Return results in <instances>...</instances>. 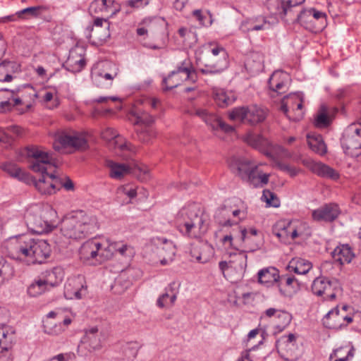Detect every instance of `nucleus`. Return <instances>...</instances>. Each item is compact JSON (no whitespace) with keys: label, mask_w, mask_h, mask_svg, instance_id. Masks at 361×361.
<instances>
[{"label":"nucleus","mask_w":361,"mask_h":361,"mask_svg":"<svg viewBox=\"0 0 361 361\" xmlns=\"http://www.w3.org/2000/svg\"><path fill=\"white\" fill-rule=\"evenodd\" d=\"M27 157L32 158L30 169L37 173H41L42 176L38 180L35 182L36 188L42 194L51 195L61 188V178L53 173H49L45 164H51V157L44 151L37 147H28L27 150Z\"/></svg>","instance_id":"f257e3e1"},{"label":"nucleus","mask_w":361,"mask_h":361,"mask_svg":"<svg viewBox=\"0 0 361 361\" xmlns=\"http://www.w3.org/2000/svg\"><path fill=\"white\" fill-rule=\"evenodd\" d=\"M62 234L71 239L87 238L98 229L97 219L82 210L73 211L66 214L61 221Z\"/></svg>","instance_id":"f03ea898"},{"label":"nucleus","mask_w":361,"mask_h":361,"mask_svg":"<svg viewBox=\"0 0 361 361\" xmlns=\"http://www.w3.org/2000/svg\"><path fill=\"white\" fill-rule=\"evenodd\" d=\"M56 216V212L48 207L36 212L27 211L25 214V221L27 228L32 233L44 234L55 228L53 220Z\"/></svg>","instance_id":"7ed1b4c3"},{"label":"nucleus","mask_w":361,"mask_h":361,"mask_svg":"<svg viewBox=\"0 0 361 361\" xmlns=\"http://www.w3.org/2000/svg\"><path fill=\"white\" fill-rule=\"evenodd\" d=\"M224 212L228 213L230 212V209L226 205H222L218 209L215 214V219L219 225L224 227H232L229 233L222 238V242L224 243H228L231 247L238 250V248L233 244V240H236L239 245H241V244L245 243L246 240H250V236H247V230L245 228L240 226L238 223L232 221L229 219L223 221L220 218V216L224 215Z\"/></svg>","instance_id":"20e7f679"},{"label":"nucleus","mask_w":361,"mask_h":361,"mask_svg":"<svg viewBox=\"0 0 361 361\" xmlns=\"http://www.w3.org/2000/svg\"><path fill=\"white\" fill-rule=\"evenodd\" d=\"M312 291L317 296H322L324 300H334L343 289L338 279L319 276L312 282Z\"/></svg>","instance_id":"39448f33"},{"label":"nucleus","mask_w":361,"mask_h":361,"mask_svg":"<svg viewBox=\"0 0 361 361\" xmlns=\"http://www.w3.org/2000/svg\"><path fill=\"white\" fill-rule=\"evenodd\" d=\"M232 121L247 122L251 125H256L262 122L266 118L264 110L256 105L250 106H238L233 108L228 114Z\"/></svg>","instance_id":"423d86ee"},{"label":"nucleus","mask_w":361,"mask_h":361,"mask_svg":"<svg viewBox=\"0 0 361 361\" xmlns=\"http://www.w3.org/2000/svg\"><path fill=\"white\" fill-rule=\"evenodd\" d=\"M195 205H192L188 209H183L180 213L182 215L186 214L188 220L185 221L183 224L178 226L179 231L185 235L190 238H196L199 235L204 221L198 214Z\"/></svg>","instance_id":"0eeeda50"},{"label":"nucleus","mask_w":361,"mask_h":361,"mask_svg":"<svg viewBox=\"0 0 361 361\" xmlns=\"http://www.w3.org/2000/svg\"><path fill=\"white\" fill-rule=\"evenodd\" d=\"M296 336L289 334L282 336L276 342V348L280 357L286 361H295L300 355V350L296 344Z\"/></svg>","instance_id":"6e6552de"},{"label":"nucleus","mask_w":361,"mask_h":361,"mask_svg":"<svg viewBox=\"0 0 361 361\" xmlns=\"http://www.w3.org/2000/svg\"><path fill=\"white\" fill-rule=\"evenodd\" d=\"M211 53L213 55V59L209 63L205 64L204 68L200 69L203 74L219 73L228 67V54L224 47L217 45L211 49Z\"/></svg>","instance_id":"1a4fd4ad"},{"label":"nucleus","mask_w":361,"mask_h":361,"mask_svg":"<svg viewBox=\"0 0 361 361\" xmlns=\"http://www.w3.org/2000/svg\"><path fill=\"white\" fill-rule=\"evenodd\" d=\"M341 209L338 204L330 202L324 204L312 212V218L317 222L331 223L340 215Z\"/></svg>","instance_id":"9d476101"},{"label":"nucleus","mask_w":361,"mask_h":361,"mask_svg":"<svg viewBox=\"0 0 361 361\" xmlns=\"http://www.w3.org/2000/svg\"><path fill=\"white\" fill-rule=\"evenodd\" d=\"M116 244H109L104 247L99 241L92 249L88 255V259L84 262L90 265H97L102 264L103 262L111 259L114 254V250L116 249Z\"/></svg>","instance_id":"9b49d317"},{"label":"nucleus","mask_w":361,"mask_h":361,"mask_svg":"<svg viewBox=\"0 0 361 361\" xmlns=\"http://www.w3.org/2000/svg\"><path fill=\"white\" fill-rule=\"evenodd\" d=\"M244 141L252 147L263 153L266 157L269 158L273 157L272 145L271 142L262 135L249 132L245 135Z\"/></svg>","instance_id":"f8f14e48"},{"label":"nucleus","mask_w":361,"mask_h":361,"mask_svg":"<svg viewBox=\"0 0 361 361\" xmlns=\"http://www.w3.org/2000/svg\"><path fill=\"white\" fill-rule=\"evenodd\" d=\"M341 145L348 150L360 149L361 154V126H351L344 133Z\"/></svg>","instance_id":"ddd939ff"},{"label":"nucleus","mask_w":361,"mask_h":361,"mask_svg":"<svg viewBox=\"0 0 361 361\" xmlns=\"http://www.w3.org/2000/svg\"><path fill=\"white\" fill-rule=\"evenodd\" d=\"M110 22L106 18H97L93 25L87 27L89 32V37H92L91 33L94 32V37L99 42H106L110 37Z\"/></svg>","instance_id":"4468645a"},{"label":"nucleus","mask_w":361,"mask_h":361,"mask_svg":"<svg viewBox=\"0 0 361 361\" xmlns=\"http://www.w3.org/2000/svg\"><path fill=\"white\" fill-rule=\"evenodd\" d=\"M37 242V240L27 235L19 236L17 239L16 245H15V249L18 255V257L26 259L28 262V260H30V258L32 257Z\"/></svg>","instance_id":"2eb2a0df"},{"label":"nucleus","mask_w":361,"mask_h":361,"mask_svg":"<svg viewBox=\"0 0 361 361\" xmlns=\"http://www.w3.org/2000/svg\"><path fill=\"white\" fill-rule=\"evenodd\" d=\"M180 74L184 75L185 80H188L192 82H196L197 79L196 71L192 66L191 61L190 59H186L177 66L176 70L170 72L168 77L163 78V83H166L168 80H170L176 75Z\"/></svg>","instance_id":"dca6fc26"},{"label":"nucleus","mask_w":361,"mask_h":361,"mask_svg":"<svg viewBox=\"0 0 361 361\" xmlns=\"http://www.w3.org/2000/svg\"><path fill=\"white\" fill-rule=\"evenodd\" d=\"M59 145H54L56 150H60L61 147H73L76 149H81L87 145L86 140L80 136L71 135L66 133H60L56 137Z\"/></svg>","instance_id":"f3484780"},{"label":"nucleus","mask_w":361,"mask_h":361,"mask_svg":"<svg viewBox=\"0 0 361 361\" xmlns=\"http://www.w3.org/2000/svg\"><path fill=\"white\" fill-rule=\"evenodd\" d=\"M305 0H300L299 1L293 0H274L269 2L268 8L270 10L271 13L274 15H279L283 18L286 16L288 12H290L293 7L301 4Z\"/></svg>","instance_id":"a211bd4d"},{"label":"nucleus","mask_w":361,"mask_h":361,"mask_svg":"<svg viewBox=\"0 0 361 361\" xmlns=\"http://www.w3.org/2000/svg\"><path fill=\"white\" fill-rule=\"evenodd\" d=\"M31 258L28 260L30 264H42L50 255L51 248L49 245L45 240H37L34 247Z\"/></svg>","instance_id":"6ab92c4d"},{"label":"nucleus","mask_w":361,"mask_h":361,"mask_svg":"<svg viewBox=\"0 0 361 361\" xmlns=\"http://www.w3.org/2000/svg\"><path fill=\"white\" fill-rule=\"evenodd\" d=\"M322 322L326 328L330 329L339 330L347 326V324L341 322L338 306L329 311L324 317Z\"/></svg>","instance_id":"aec40b11"},{"label":"nucleus","mask_w":361,"mask_h":361,"mask_svg":"<svg viewBox=\"0 0 361 361\" xmlns=\"http://www.w3.org/2000/svg\"><path fill=\"white\" fill-rule=\"evenodd\" d=\"M186 113L190 116H198L208 126H211L213 130H216V126L221 119V118L216 114L210 113L204 109L194 107L190 109H188Z\"/></svg>","instance_id":"412c9836"},{"label":"nucleus","mask_w":361,"mask_h":361,"mask_svg":"<svg viewBox=\"0 0 361 361\" xmlns=\"http://www.w3.org/2000/svg\"><path fill=\"white\" fill-rule=\"evenodd\" d=\"M245 67L247 71L252 73L260 72L264 68L263 55L258 51L250 52L246 57Z\"/></svg>","instance_id":"4be33fe9"},{"label":"nucleus","mask_w":361,"mask_h":361,"mask_svg":"<svg viewBox=\"0 0 361 361\" xmlns=\"http://www.w3.org/2000/svg\"><path fill=\"white\" fill-rule=\"evenodd\" d=\"M76 284L77 281L75 280L69 281L67 283H66L64 288V296L66 299L78 300L81 299L86 295L87 286L82 285L80 282L78 286H75Z\"/></svg>","instance_id":"5701e85b"},{"label":"nucleus","mask_w":361,"mask_h":361,"mask_svg":"<svg viewBox=\"0 0 361 361\" xmlns=\"http://www.w3.org/2000/svg\"><path fill=\"white\" fill-rule=\"evenodd\" d=\"M333 259L343 265L351 262L355 257L351 247L348 244L337 246L331 253Z\"/></svg>","instance_id":"b1692460"},{"label":"nucleus","mask_w":361,"mask_h":361,"mask_svg":"<svg viewBox=\"0 0 361 361\" xmlns=\"http://www.w3.org/2000/svg\"><path fill=\"white\" fill-rule=\"evenodd\" d=\"M106 166L109 169V176L114 179L121 180L126 175L131 173V168L126 164L117 163L107 160Z\"/></svg>","instance_id":"393cba45"},{"label":"nucleus","mask_w":361,"mask_h":361,"mask_svg":"<svg viewBox=\"0 0 361 361\" xmlns=\"http://www.w3.org/2000/svg\"><path fill=\"white\" fill-rule=\"evenodd\" d=\"M255 166L251 165L250 160L245 158H233L230 167L231 170L237 173V174L243 180L245 176L248 174L252 170Z\"/></svg>","instance_id":"a878e982"},{"label":"nucleus","mask_w":361,"mask_h":361,"mask_svg":"<svg viewBox=\"0 0 361 361\" xmlns=\"http://www.w3.org/2000/svg\"><path fill=\"white\" fill-rule=\"evenodd\" d=\"M48 10L49 7L47 6H31L17 11L16 15L18 18H41L49 21L51 18H46L43 15Z\"/></svg>","instance_id":"bb28decb"},{"label":"nucleus","mask_w":361,"mask_h":361,"mask_svg":"<svg viewBox=\"0 0 361 361\" xmlns=\"http://www.w3.org/2000/svg\"><path fill=\"white\" fill-rule=\"evenodd\" d=\"M310 168L313 173L322 178L336 180L339 177V174L334 169L320 162H312Z\"/></svg>","instance_id":"cd10ccee"},{"label":"nucleus","mask_w":361,"mask_h":361,"mask_svg":"<svg viewBox=\"0 0 361 361\" xmlns=\"http://www.w3.org/2000/svg\"><path fill=\"white\" fill-rule=\"evenodd\" d=\"M258 281L260 283L265 284L267 286L278 282L280 278L279 270L274 267L262 269L259 271Z\"/></svg>","instance_id":"c85d7f7f"},{"label":"nucleus","mask_w":361,"mask_h":361,"mask_svg":"<svg viewBox=\"0 0 361 361\" xmlns=\"http://www.w3.org/2000/svg\"><path fill=\"white\" fill-rule=\"evenodd\" d=\"M176 283H171L166 288L165 293L161 294L157 300L159 307L164 308L169 305H173L176 300V290H175Z\"/></svg>","instance_id":"c756f323"},{"label":"nucleus","mask_w":361,"mask_h":361,"mask_svg":"<svg viewBox=\"0 0 361 361\" xmlns=\"http://www.w3.org/2000/svg\"><path fill=\"white\" fill-rule=\"evenodd\" d=\"M284 77H288L286 74L281 71H275L271 75L268 80V85L273 92L281 94L285 92L286 84L283 81Z\"/></svg>","instance_id":"7c9ffc66"},{"label":"nucleus","mask_w":361,"mask_h":361,"mask_svg":"<svg viewBox=\"0 0 361 361\" xmlns=\"http://www.w3.org/2000/svg\"><path fill=\"white\" fill-rule=\"evenodd\" d=\"M18 65L15 61L4 60L0 63V81L10 82L12 74L18 71Z\"/></svg>","instance_id":"2f4dec72"},{"label":"nucleus","mask_w":361,"mask_h":361,"mask_svg":"<svg viewBox=\"0 0 361 361\" xmlns=\"http://www.w3.org/2000/svg\"><path fill=\"white\" fill-rule=\"evenodd\" d=\"M307 142L310 148L319 155H324L326 153V145L324 143L323 137L319 134L307 135Z\"/></svg>","instance_id":"473e14b6"},{"label":"nucleus","mask_w":361,"mask_h":361,"mask_svg":"<svg viewBox=\"0 0 361 361\" xmlns=\"http://www.w3.org/2000/svg\"><path fill=\"white\" fill-rule=\"evenodd\" d=\"M63 272L60 268H54L53 269L47 272V275L44 279H42L44 285L48 288L58 286L63 280Z\"/></svg>","instance_id":"72a5a7b5"},{"label":"nucleus","mask_w":361,"mask_h":361,"mask_svg":"<svg viewBox=\"0 0 361 361\" xmlns=\"http://www.w3.org/2000/svg\"><path fill=\"white\" fill-rule=\"evenodd\" d=\"M214 99L217 105L222 108L231 105L235 100L232 92H227L221 89L214 92Z\"/></svg>","instance_id":"f704fd0d"},{"label":"nucleus","mask_w":361,"mask_h":361,"mask_svg":"<svg viewBox=\"0 0 361 361\" xmlns=\"http://www.w3.org/2000/svg\"><path fill=\"white\" fill-rule=\"evenodd\" d=\"M312 267V263L310 261L302 258L293 259L288 265L290 269L298 274H306Z\"/></svg>","instance_id":"c9c22d12"},{"label":"nucleus","mask_w":361,"mask_h":361,"mask_svg":"<svg viewBox=\"0 0 361 361\" xmlns=\"http://www.w3.org/2000/svg\"><path fill=\"white\" fill-rule=\"evenodd\" d=\"M1 168L3 171L8 173L11 176L16 178L20 180H24L27 176V174L23 172L15 164L11 162H6L1 164Z\"/></svg>","instance_id":"e433bc0d"},{"label":"nucleus","mask_w":361,"mask_h":361,"mask_svg":"<svg viewBox=\"0 0 361 361\" xmlns=\"http://www.w3.org/2000/svg\"><path fill=\"white\" fill-rule=\"evenodd\" d=\"M233 256L235 259L229 262L231 267H233L238 271L244 272L247 264V256L245 252L240 251L238 254H233Z\"/></svg>","instance_id":"4c0bfd02"},{"label":"nucleus","mask_w":361,"mask_h":361,"mask_svg":"<svg viewBox=\"0 0 361 361\" xmlns=\"http://www.w3.org/2000/svg\"><path fill=\"white\" fill-rule=\"evenodd\" d=\"M14 334L15 331L11 330L9 333L3 327H0V349L4 350L5 352L9 350L14 340Z\"/></svg>","instance_id":"58836bf2"},{"label":"nucleus","mask_w":361,"mask_h":361,"mask_svg":"<svg viewBox=\"0 0 361 361\" xmlns=\"http://www.w3.org/2000/svg\"><path fill=\"white\" fill-rule=\"evenodd\" d=\"M331 122L327 108L322 105L314 118V126L317 128H326Z\"/></svg>","instance_id":"ea45409f"},{"label":"nucleus","mask_w":361,"mask_h":361,"mask_svg":"<svg viewBox=\"0 0 361 361\" xmlns=\"http://www.w3.org/2000/svg\"><path fill=\"white\" fill-rule=\"evenodd\" d=\"M156 243L161 246V249L166 252V256L170 260H172L176 254V245L173 241L169 240L164 237H157L156 238Z\"/></svg>","instance_id":"a19ab883"},{"label":"nucleus","mask_w":361,"mask_h":361,"mask_svg":"<svg viewBox=\"0 0 361 361\" xmlns=\"http://www.w3.org/2000/svg\"><path fill=\"white\" fill-rule=\"evenodd\" d=\"M47 290H48V288H47L42 279L35 281L27 288V293L32 297L38 296Z\"/></svg>","instance_id":"79ce46f5"},{"label":"nucleus","mask_w":361,"mask_h":361,"mask_svg":"<svg viewBox=\"0 0 361 361\" xmlns=\"http://www.w3.org/2000/svg\"><path fill=\"white\" fill-rule=\"evenodd\" d=\"M276 318L279 319V322L276 324L275 329L281 332L290 323L292 315L286 311L281 310L279 312Z\"/></svg>","instance_id":"37998d69"},{"label":"nucleus","mask_w":361,"mask_h":361,"mask_svg":"<svg viewBox=\"0 0 361 361\" xmlns=\"http://www.w3.org/2000/svg\"><path fill=\"white\" fill-rule=\"evenodd\" d=\"M98 241L95 239H90L85 242L80 247L79 255L81 260L87 261L88 255Z\"/></svg>","instance_id":"c03bdc74"},{"label":"nucleus","mask_w":361,"mask_h":361,"mask_svg":"<svg viewBox=\"0 0 361 361\" xmlns=\"http://www.w3.org/2000/svg\"><path fill=\"white\" fill-rule=\"evenodd\" d=\"M109 6L108 0H94L88 8V12L91 16H94L106 10Z\"/></svg>","instance_id":"a18cd8bd"},{"label":"nucleus","mask_w":361,"mask_h":361,"mask_svg":"<svg viewBox=\"0 0 361 361\" xmlns=\"http://www.w3.org/2000/svg\"><path fill=\"white\" fill-rule=\"evenodd\" d=\"M192 16L200 22V24L204 26H210L212 23V17L209 11L204 13L202 10L197 9L192 11Z\"/></svg>","instance_id":"49530a36"},{"label":"nucleus","mask_w":361,"mask_h":361,"mask_svg":"<svg viewBox=\"0 0 361 361\" xmlns=\"http://www.w3.org/2000/svg\"><path fill=\"white\" fill-rule=\"evenodd\" d=\"M117 75V73L115 72L114 74L111 73H99L92 76V80L94 83L97 86L100 87H104L105 86V84L103 82L104 80H107L112 81L113 79ZM111 82L107 83L106 85H111Z\"/></svg>","instance_id":"de8ad7c7"},{"label":"nucleus","mask_w":361,"mask_h":361,"mask_svg":"<svg viewBox=\"0 0 361 361\" xmlns=\"http://www.w3.org/2000/svg\"><path fill=\"white\" fill-rule=\"evenodd\" d=\"M262 200H263L267 205L274 207H278L280 205V201L276 195L269 190H264L262 192Z\"/></svg>","instance_id":"09e8293b"},{"label":"nucleus","mask_w":361,"mask_h":361,"mask_svg":"<svg viewBox=\"0 0 361 361\" xmlns=\"http://www.w3.org/2000/svg\"><path fill=\"white\" fill-rule=\"evenodd\" d=\"M306 16L308 18H312V19L314 18V19L318 20L320 18L325 19L326 15L324 13L317 11L314 8H310L308 10L304 9L300 12V18L299 19L300 20H303L302 18Z\"/></svg>","instance_id":"8fccbe9b"},{"label":"nucleus","mask_w":361,"mask_h":361,"mask_svg":"<svg viewBox=\"0 0 361 361\" xmlns=\"http://www.w3.org/2000/svg\"><path fill=\"white\" fill-rule=\"evenodd\" d=\"M139 348L137 343H130L124 348L123 352L128 359H134L137 355Z\"/></svg>","instance_id":"3c124183"},{"label":"nucleus","mask_w":361,"mask_h":361,"mask_svg":"<svg viewBox=\"0 0 361 361\" xmlns=\"http://www.w3.org/2000/svg\"><path fill=\"white\" fill-rule=\"evenodd\" d=\"M71 62L72 61L69 59L66 66V69L71 72H80L86 65V61L84 59H80V60L74 61L73 64H71Z\"/></svg>","instance_id":"603ef678"},{"label":"nucleus","mask_w":361,"mask_h":361,"mask_svg":"<svg viewBox=\"0 0 361 361\" xmlns=\"http://www.w3.org/2000/svg\"><path fill=\"white\" fill-rule=\"evenodd\" d=\"M292 96V108L297 111H302L303 108V98H302V94L301 92H296L290 94Z\"/></svg>","instance_id":"864d4df0"},{"label":"nucleus","mask_w":361,"mask_h":361,"mask_svg":"<svg viewBox=\"0 0 361 361\" xmlns=\"http://www.w3.org/2000/svg\"><path fill=\"white\" fill-rule=\"evenodd\" d=\"M137 123H142L146 126H150L154 123L155 118L153 116L149 114L147 112H142L140 114H137Z\"/></svg>","instance_id":"5fc2aeb1"},{"label":"nucleus","mask_w":361,"mask_h":361,"mask_svg":"<svg viewBox=\"0 0 361 361\" xmlns=\"http://www.w3.org/2000/svg\"><path fill=\"white\" fill-rule=\"evenodd\" d=\"M183 80H185L184 77L182 78L181 76H179V75H176L170 80H168L166 83L162 82V85H165L163 88L164 90H172L179 85Z\"/></svg>","instance_id":"6e6d98bb"},{"label":"nucleus","mask_w":361,"mask_h":361,"mask_svg":"<svg viewBox=\"0 0 361 361\" xmlns=\"http://www.w3.org/2000/svg\"><path fill=\"white\" fill-rule=\"evenodd\" d=\"M257 167L256 166L252 167V170L249 172L248 174L245 176L243 180L248 182L249 183L253 185L255 187H257L259 174L257 173Z\"/></svg>","instance_id":"4d7b16f0"},{"label":"nucleus","mask_w":361,"mask_h":361,"mask_svg":"<svg viewBox=\"0 0 361 361\" xmlns=\"http://www.w3.org/2000/svg\"><path fill=\"white\" fill-rule=\"evenodd\" d=\"M102 138L106 141H111L118 137L116 130L111 128H105L101 133Z\"/></svg>","instance_id":"13d9d810"},{"label":"nucleus","mask_w":361,"mask_h":361,"mask_svg":"<svg viewBox=\"0 0 361 361\" xmlns=\"http://www.w3.org/2000/svg\"><path fill=\"white\" fill-rule=\"evenodd\" d=\"M86 337L90 342V345L94 350H98L101 348V338L99 335H92Z\"/></svg>","instance_id":"bf43d9fd"},{"label":"nucleus","mask_w":361,"mask_h":361,"mask_svg":"<svg viewBox=\"0 0 361 361\" xmlns=\"http://www.w3.org/2000/svg\"><path fill=\"white\" fill-rule=\"evenodd\" d=\"M276 164V166L280 170L288 173L291 176H295L297 174L296 169L286 164L282 163L281 161H278Z\"/></svg>","instance_id":"052dcab7"},{"label":"nucleus","mask_w":361,"mask_h":361,"mask_svg":"<svg viewBox=\"0 0 361 361\" xmlns=\"http://www.w3.org/2000/svg\"><path fill=\"white\" fill-rule=\"evenodd\" d=\"M201 247L199 246H194L190 250V255L192 257L195 258V259L200 263H204L207 261V259L202 257V253H199L198 251Z\"/></svg>","instance_id":"680f3d73"},{"label":"nucleus","mask_w":361,"mask_h":361,"mask_svg":"<svg viewBox=\"0 0 361 361\" xmlns=\"http://www.w3.org/2000/svg\"><path fill=\"white\" fill-rule=\"evenodd\" d=\"M291 101H292V96L290 94L285 96L281 101V110L286 116H287V114L288 111V104H291Z\"/></svg>","instance_id":"e2e57ef3"},{"label":"nucleus","mask_w":361,"mask_h":361,"mask_svg":"<svg viewBox=\"0 0 361 361\" xmlns=\"http://www.w3.org/2000/svg\"><path fill=\"white\" fill-rule=\"evenodd\" d=\"M217 129H221V130H223L225 133H232L235 130L233 126L226 123L224 121L221 120V118L220 119V121L216 126V130H217Z\"/></svg>","instance_id":"0e129e2a"},{"label":"nucleus","mask_w":361,"mask_h":361,"mask_svg":"<svg viewBox=\"0 0 361 361\" xmlns=\"http://www.w3.org/2000/svg\"><path fill=\"white\" fill-rule=\"evenodd\" d=\"M284 281L286 286H290L294 282H297V279L295 276H287L286 275L280 276L279 281L282 282Z\"/></svg>","instance_id":"69168bd1"},{"label":"nucleus","mask_w":361,"mask_h":361,"mask_svg":"<svg viewBox=\"0 0 361 361\" xmlns=\"http://www.w3.org/2000/svg\"><path fill=\"white\" fill-rule=\"evenodd\" d=\"M61 188H64L66 190H73L74 188V184L70 178L66 177V180L63 182L61 180V183H60Z\"/></svg>","instance_id":"338daca9"},{"label":"nucleus","mask_w":361,"mask_h":361,"mask_svg":"<svg viewBox=\"0 0 361 361\" xmlns=\"http://www.w3.org/2000/svg\"><path fill=\"white\" fill-rule=\"evenodd\" d=\"M13 358L11 354L8 352H5L4 350L0 349V361H12Z\"/></svg>","instance_id":"774afa93"}]
</instances>
